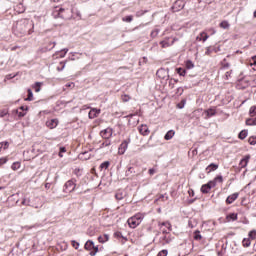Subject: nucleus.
I'll list each match as a JSON object with an SVG mask.
<instances>
[{
    "label": "nucleus",
    "instance_id": "f257e3e1",
    "mask_svg": "<svg viewBox=\"0 0 256 256\" xmlns=\"http://www.w3.org/2000/svg\"><path fill=\"white\" fill-rule=\"evenodd\" d=\"M143 219H145V215H143L142 213H137L134 216L130 217L127 223L129 227H131V229H135L136 227H139V225H141V221H143Z\"/></svg>",
    "mask_w": 256,
    "mask_h": 256
},
{
    "label": "nucleus",
    "instance_id": "f03ea898",
    "mask_svg": "<svg viewBox=\"0 0 256 256\" xmlns=\"http://www.w3.org/2000/svg\"><path fill=\"white\" fill-rule=\"evenodd\" d=\"M84 249L90 251V256H96L99 253V246H95L93 240H88L84 245Z\"/></svg>",
    "mask_w": 256,
    "mask_h": 256
},
{
    "label": "nucleus",
    "instance_id": "7ed1b4c3",
    "mask_svg": "<svg viewBox=\"0 0 256 256\" xmlns=\"http://www.w3.org/2000/svg\"><path fill=\"white\" fill-rule=\"evenodd\" d=\"M175 41H179L178 38H169V37H166L164 38V40H162L160 42V45L162 47V49H167V47H171L175 44Z\"/></svg>",
    "mask_w": 256,
    "mask_h": 256
},
{
    "label": "nucleus",
    "instance_id": "20e7f679",
    "mask_svg": "<svg viewBox=\"0 0 256 256\" xmlns=\"http://www.w3.org/2000/svg\"><path fill=\"white\" fill-rule=\"evenodd\" d=\"M75 187H77L75 180H68L64 185V192L73 193V191H75Z\"/></svg>",
    "mask_w": 256,
    "mask_h": 256
},
{
    "label": "nucleus",
    "instance_id": "39448f33",
    "mask_svg": "<svg viewBox=\"0 0 256 256\" xmlns=\"http://www.w3.org/2000/svg\"><path fill=\"white\" fill-rule=\"evenodd\" d=\"M129 143H131V140L128 139V140H124L119 148H118V153L119 155H125V151H127L128 147H129Z\"/></svg>",
    "mask_w": 256,
    "mask_h": 256
},
{
    "label": "nucleus",
    "instance_id": "423d86ee",
    "mask_svg": "<svg viewBox=\"0 0 256 256\" xmlns=\"http://www.w3.org/2000/svg\"><path fill=\"white\" fill-rule=\"evenodd\" d=\"M101 138L109 140L111 137H113V129L112 128H106L100 132Z\"/></svg>",
    "mask_w": 256,
    "mask_h": 256
},
{
    "label": "nucleus",
    "instance_id": "0eeeda50",
    "mask_svg": "<svg viewBox=\"0 0 256 256\" xmlns=\"http://www.w3.org/2000/svg\"><path fill=\"white\" fill-rule=\"evenodd\" d=\"M215 187V182L209 181L207 184H203L201 187V193L207 194Z\"/></svg>",
    "mask_w": 256,
    "mask_h": 256
},
{
    "label": "nucleus",
    "instance_id": "6e6552de",
    "mask_svg": "<svg viewBox=\"0 0 256 256\" xmlns=\"http://www.w3.org/2000/svg\"><path fill=\"white\" fill-rule=\"evenodd\" d=\"M156 77H158L159 79H167V77H169V72H167V70H165L164 68H160L156 72Z\"/></svg>",
    "mask_w": 256,
    "mask_h": 256
},
{
    "label": "nucleus",
    "instance_id": "1a4fd4ad",
    "mask_svg": "<svg viewBox=\"0 0 256 256\" xmlns=\"http://www.w3.org/2000/svg\"><path fill=\"white\" fill-rule=\"evenodd\" d=\"M184 7H185V3H183L181 0H177L176 2H174L172 6V10L174 12H177V11H181V9H183Z\"/></svg>",
    "mask_w": 256,
    "mask_h": 256
},
{
    "label": "nucleus",
    "instance_id": "9d476101",
    "mask_svg": "<svg viewBox=\"0 0 256 256\" xmlns=\"http://www.w3.org/2000/svg\"><path fill=\"white\" fill-rule=\"evenodd\" d=\"M100 114H101V109L92 108L88 113V117L89 119H95L96 117H99Z\"/></svg>",
    "mask_w": 256,
    "mask_h": 256
},
{
    "label": "nucleus",
    "instance_id": "9b49d317",
    "mask_svg": "<svg viewBox=\"0 0 256 256\" xmlns=\"http://www.w3.org/2000/svg\"><path fill=\"white\" fill-rule=\"evenodd\" d=\"M138 131L140 135H143L144 137L149 135V133H151V131H149V127L145 124H142L141 126H139Z\"/></svg>",
    "mask_w": 256,
    "mask_h": 256
},
{
    "label": "nucleus",
    "instance_id": "f8f14e48",
    "mask_svg": "<svg viewBox=\"0 0 256 256\" xmlns=\"http://www.w3.org/2000/svg\"><path fill=\"white\" fill-rule=\"evenodd\" d=\"M238 198H239V193L237 192L233 193L227 197L226 204L231 205L232 203H235V201H237Z\"/></svg>",
    "mask_w": 256,
    "mask_h": 256
},
{
    "label": "nucleus",
    "instance_id": "ddd939ff",
    "mask_svg": "<svg viewBox=\"0 0 256 256\" xmlns=\"http://www.w3.org/2000/svg\"><path fill=\"white\" fill-rule=\"evenodd\" d=\"M159 227L162 229V233H169L171 231V223L170 222H162L159 224ZM163 227H165L163 229Z\"/></svg>",
    "mask_w": 256,
    "mask_h": 256
},
{
    "label": "nucleus",
    "instance_id": "4468645a",
    "mask_svg": "<svg viewBox=\"0 0 256 256\" xmlns=\"http://www.w3.org/2000/svg\"><path fill=\"white\" fill-rule=\"evenodd\" d=\"M249 159H251V155H246L244 158L241 159L239 166L241 169H245L247 165H249Z\"/></svg>",
    "mask_w": 256,
    "mask_h": 256
},
{
    "label": "nucleus",
    "instance_id": "2eb2a0df",
    "mask_svg": "<svg viewBox=\"0 0 256 256\" xmlns=\"http://www.w3.org/2000/svg\"><path fill=\"white\" fill-rule=\"evenodd\" d=\"M57 125H59V121H57V119H51L46 122V127L49 129H55Z\"/></svg>",
    "mask_w": 256,
    "mask_h": 256
},
{
    "label": "nucleus",
    "instance_id": "dca6fc26",
    "mask_svg": "<svg viewBox=\"0 0 256 256\" xmlns=\"http://www.w3.org/2000/svg\"><path fill=\"white\" fill-rule=\"evenodd\" d=\"M55 45H57L56 42H48V45L41 49L42 53H47V51L55 49Z\"/></svg>",
    "mask_w": 256,
    "mask_h": 256
},
{
    "label": "nucleus",
    "instance_id": "f3484780",
    "mask_svg": "<svg viewBox=\"0 0 256 256\" xmlns=\"http://www.w3.org/2000/svg\"><path fill=\"white\" fill-rule=\"evenodd\" d=\"M207 39H209V36L207 35L206 32H201V33L196 37V41H202V43H205V41H207Z\"/></svg>",
    "mask_w": 256,
    "mask_h": 256
},
{
    "label": "nucleus",
    "instance_id": "a211bd4d",
    "mask_svg": "<svg viewBox=\"0 0 256 256\" xmlns=\"http://www.w3.org/2000/svg\"><path fill=\"white\" fill-rule=\"evenodd\" d=\"M239 85L242 86V89H247V87H249V85H251V81L247 78H243L239 81Z\"/></svg>",
    "mask_w": 256,
    "mask_h": 256
},
{
    "label": "nucleus",
    "instance_id": "6ab92c4d",
    "mask_svg": "<svg viewBox=\"0 0 256 256\" xmlns=\"http://www.w3.org/2000/svg\"><path fill=\"white\" fill-rule=\"evenodd\" d=\"M219 169V164L211 163L207 166L206 171L207 173H211L213 171H217Z\"/></svg>",
    "mask_w": 256,
    "mask_h": 256
},
{
    "label": "nucleus",
    "instance_id": "aec40b11",
    "mask_svg": "<svg viewBox=\"0 0 256 256\" xmlns=\"http://www.w3.org/2000/svg\"><path fill=\"white\" fill-rule=\"evenodd\" d=\"M204 113L206 115V119H209V117H214V115H217V110L210 108L208 110H205Z\"/></svg>",
    "mask_w": 256,
    "mask_h": 256
},
{
    "label": "nucleus",
    "instance_id": "412c9836",
    "mask_svg": "<svg viewBox=\"0 0 256 256\" xmlns=\"http://www.w3.org/2000/svg\"><path fill=\"white\" fill-rule=\"evenodd\" d=\"M172 137H175V130H169L165 136H164V139L165 141H171V138Z\"/></svg>",
    "mask_w": 256,
    "mask_h": 256
},
{
    "label": "nucleus",
    "instance_id": "4be33fe9",
    "mask_svg": "<svg viewBox=\"0 0 256 256\" xmlns=\"http://www.w3.org/2000/svg\"><path fill=\"white\" fill-rule=\"evenodd\" d=\"M63 12H65V8H60L58 11L54 12V17L57 19V17H61V19H65V15H63Z\"/></svg>",
    "mask_w": 256,
    "mask_h": 256
},
{
    "label": "nucleus",
    "instance_id": "5701e85b",
    "mask_svg": "<svg viewBox=\"0 0 256 256\" xmlns=\"http://www.w3.org/2000/svg\"><path fill=\"white\" fill-rule=\"evenodd\" d=\"M67 53H69V49L64 48L61 51L56 52V55H58L61 59H63V57H65Z\"/></svg>",
    "mask_w": 256,
    "mask_h": 256
},
{
    "label": "nucleus",
    "instance_id": "b1692460",
    "mask_svg": "<svg viewBox=\"0 0 256 256\" xmlns=\"http://www.w3.org/2000/svg\"><path fill=\"white\" fill-rule=\"evenodd\" d=\"M99 243H107L109 241V234H104L103 236L98 237Z\"/></svg>",
    "mask_w": 256,
    "mask_h": 256
},
{
    "label": "nucleus",
    "instance_id": "393cba45",
    "mask_svg": "<svg viewBox=\"0 0 256 256\" xmlns=\"http://www.w3.org/2000/svg\"><path fill=\"white\" fill-rule=\"evenodd\" d=\"M65 65H67V62L66 61H61L58 66L56 67V71H63V69H65Z\"/></svg>",
    "mask_w": 256,
    "mask_h": 256
},
{
    "label": "nucleus",
    "instance_id": "a878e982",
    "mask_svg": "<svg viewBox=\"0 0 256 256\" xmlns=\"http://www.w3.org/2000/svg\"><path fill=\"white\" fill-rule=\"evenodd\" d=\"M220 27L221 29H229V27H231V24H229L227 20H224L220 23Z\"/></svg>",
    "mask_w": 256,
    "mask_h": 256
},
{
    "label": "nucleus",
    "instance_id": "bb28decb",
    "mask_svg": "<svg viewBox=\"0 0 256 256\" xmlns=\"http://www.w3.org/2000/svg\"><path fill=\"white\" fill-rule=\"evenodd\" d=\"M41 85L42 83L41 82H36L32 87L35 91V93H39V91H41Z\"/></svg>",
    "mask_w": 256,
    "mask_h": 256
},
{
    "label": "nucleus",
    "instance_id": "cd10ccee",
    "mask_svg": "<svg viewBox=\"0 0 256 256\" xmlns=\"http://www.w3.org/2000/svg\"><path fill=\"white\" fill-rule=\"evenodd\" d=\"M227 221H237V214L231 213L226 217Z\"/></svg>",
    "mask_w": 256,
    "mask_h": 256
},
{
    "label": "nucleus",
    "instance_id": "c85d7f7f",
    "mask_svg": "<svg viewBox=\"0 0 256 256\" xmlns=\"http://www.w3.org/2000/svg\"><path fill=\"white\" fill-rule=\"evenodd\" d=\"M243 247H250L251 246V239L249 238H244L242 241Z\"/></svg>",
    "mask_w": 256,
    "mask_h": 256
},
{
    "label": "nucleus",
    "instance_id": "c756f323",
    "mask_svg": "<svg viewBox=\"0 0 256 256\" xmlns=\"http://www.w3.org/2000/svg\"><path fill=\"white\" fill-rule=\"evenodd\" d=\"M222 181H223V176H217L213 180H211L210 182H214L215 183V187H216L217 183H222Z\"/></svg>",
    "mask_w": 256,
    "mask_h": 256
},
{
    "label": "nucleus",
    "instance_id": "7c9ffc66",
    "mask_svg": "<svg viewBox=\"0 0 256 256\" xmlns=\"http://www.w3.org/2000/svg\"><path fill=\"white\" fill-rule=\"evenodd\" d=\"M247 135H248L247 130H242V131L239 133L238 137H239L241 140H243V139H246V138H247Z\"/></svg>",
    "mask_w": 256,
    "mask_h": 256
},
{
    "label": "nucleus",
    "instance_id": "2f4dec72",
    "mask_svg": "<svg viewBox=\"0 0 256 256\" xmlns=\"http://www.w3.org/2000/svg\"><path fill=\"white\" fill-rule=\"evenodd\" d=\"M177 73L178 75H180L181 77H185V75H187V70L183 69V68H177Z\"/></svg>",
    "mask_w": 256,
    "mask_h": 256
},
{
    "label": "nucleus",
    "instance_id": "473e14b6",
    "mask_svg": "<svg viewBox=\"0 0 256 256\" xmlns=\"http://www.w3.org/2000/svg\"><path fill=\"white\" fill-rule=\"evenodd\" d=\"M200 233H201V232H200L199 230H196V231L194 232V239H195V241H201L202 236H201Z\"/></svg>",
    "mask_w": 256,
    "mask_h": 256
},
{
    "label": "nucleus",
    "instance_id": "72a5a7b5",
    "mask_svg": "<svg viewBox=\"0 0 256 256\" xmlns=\"http://www.w3.org/2000/svg\"><path fill=\"white\" fill-rule=\"evenodd\" d=\"M246 125H248V126L256 125V118H254V119L248 118L246 120Z\"/></svg>",
    "mask_w": 256,
    "mask_h": 256
},
{
    "label": "nucleus",
    "instance_id": "f704fd0d",
    "mask_svg": "<svg viewBox=\"0 0 256 256\" xmlns=\"http://www.w3.org/2000/svg\"><path fill=\"white\" fill-rule=\"evenodd\" d=\"M121 99H122L123 103H127V102L131 101V96H129L127 94H123L121 96Z\"/></svg>",
    "mask_w": 256,
    "mask_h": 256
},
{
    "label": "nucleus",
    "instance_id": "c9c22d12",
    "mask_svg": "<svg viewBox=\"0 0 256 256\" xmlns=\"http://www.w3.org/2000/svg\"><path fill=\"white\" fill-rule=\"evenodd\" d=\"M2 149H9V142L5 141V142H0V151Z\"/></svg>",
    "mask_w": 256,
    "mask_h": 256
},
{
    "label": "nucleus",
    "instance_id": "e433bc0d",
    "mask_svg": "<svg viewBox=\"0 0 256 256\" xmlns=\"http://www.w3.org/2000/svg\"><path fill=\"white\" fill-rule=\"evenodd\" d=\"M122 21H124V23H131V21H133V15L122 18Z\"/></svg>",
    "mask_w": 256,
    "mask_h": 256
},
{
    "label": "nucleus",
    "instance_id": "4c0bfd02",
    "mask_svg": "<svg viewBox=\"0 0 256 256\" xmlns=\"http://www.w3.org/2000/svg\"><path fill=\"white\" fill-rule=\"evenodd\" d=\"M21 167V163H19V162H14L13 164H12V166H11V169L13 170V171H17V169H19Z\"/></svg>",
    "mask_w": 256,
    "mask_h": 256
},
{
    "label": "nucleus",
    "instance_id": "58836bf2",
    "mask_svg": "<svg viewBox=\"0 0 256 256\" xmlns=\"http://www.w3.org/2000/svg\"><path fill=\"white\" fill-rule=\"evenodd\" d=\"M109 165H111V163L109 161H105L100 165V169H109Z\"/></svg>",
    "mask_w": 256,
    "mask_h": 256
},
{
    "label": "nucleus",
    "instance_id": "ea45409f",
    "mask_svg": "<svg viewBox=\"0 0 256 256\" xmlns=\"http://www.w3.org/2000/svg\"><path fill=\"white\" fill-rule=\"evenodd\" d=\"M25 101H33V91L31 89H28V97Z\"/></svg>",
    "mask_w": 256,
    "mask_h": 256
},
{
    "label": "nucleus",
    "instance_id": "a19ab883",
    "mask_svg": "<svg viewBox=\"0 0 256 256\" xmlns=\"http://www.w3.org/2000/svg\"><path fill=\"white\" fill-rule=\"evenodd\" d=\"M22 205H27V206H30V207H34L35 209H39V206L31 205V204L29 203V200H26V199H24V200L22 201Z\"/></svg>",
    "mask_w": 256,
    "mask_h": 256
},
{
    "label": "nucleus",
    "instance_id": "79ce46f5",
    "mask_svg": "<svg viewBox=\"0 0 256 256\" xmlns=\"http://www.w3.org/2000/svg\"><path fill=\"white\" fill-rule=\"evenodd\" d=\"M248 143H249V145H255L256 144V137L255 136H251L248 139Z\"/></svg>",
    "mask_w": 256,
    "mask_h": 256
},
{
    "label": "nucleus",
    "instance_id": "37998d69",
    "mask_svg": "<svg viewBox=\"0 0 256 256\" xmlns=\"http://www.w3.org/2000/svg\"><path fill=\"white\" fill-rule=\"evenodd\" d=\"M249 113H250L251 117H255V115H256V106H252L249 110Z\"/></svg>",
    "mask_w": 256,
    "mask_h": 256
},
{
    "label": "nucleus",
    "instance_id": "c03bdc74",
    "mask_svg": "<svg viewBox=\"0 0 256 256\" xmlns=\"http://www.w3.org/2000/svg\"><path fill=\"white\" fill-rule=\"evenodd\" d=\"M195 67V64L191 60L186 61V68L193 69Z\"/></svg>",
    "mask_w": 256,
    "mask_h": 256
},
{
    "label": "nucleus",
    "instance_id": "a18cd8bd",
    "mask_svg": "<svg viewBox=\"0 0 256 256\" xmlns=\"http://www.w3.org/2000/svg\"><path fill=\"white\" fill-rule=\"evenodd\" d=\"M131 173H135V168L129 167L128 170L126 171V177H129Z\"/></svg>",
    "mask_w": 256,
    "mask_h": 256
},
{
    "label": "nucleus",
    "instance_id": "49530a36",
    "mask_svg": "<svg viewBox=\"0 0 256 256\" xmlns=\"http://www.w3.org/2000/svg\"><path fill=\"white\" fill-rule=\"evenodd\" d=\"M169 199V196L167 194H161L158 198L159 201H167Z\"/></svg>",
    "mask_w": 256,
    "mask_h": 256
},
{
    "label": "nucleus",
    "instance_id": "de8ad7c7",
    "mask_svg": "<svg viewBox=\"0 0 256 256\" xmlns=\"http://www.w3.org/2000/svg\"><path fill=\"white\" fill-rule=\"evenodd\" d=\"M109 145H111L110 140H106L101 144L100 149H103V147H109Z\"/></svg>",
    "mask_w": 256,
    "mask_h": 256
},
{
    "label": "nucleus",
    "instance_id": "09e8293b",
    "mask_svg": "<svg viewBox=\"0 0 256 256\" xmlns=\"http://www.w3.org/2000/svg\"><path fill=\"white\" fill-rule=\"evenodd\" d=\"M71 245H72V247H74V249H79V242L72 240Z\"/></svg>",
    "mask_w": 256,
    "mask_h": 256
},
{
    "label": "nucleus",
    "instance_id": "8fccbe9b",
    "mask_svg": "<svg viewBox=\"0 0 256 256\" xmlns=\"http://www.w3.org/2000/svg\"><path fill=\"white\" fill-rule=\"evenodd\" d=\"M168 255V251L167 250H162L158 253L157 256H167Z\"/></svg>",
    "mask_w": 256,
    "mask_h": 256
},
{
    "label": "nucleus",
    "instance_id": "3c124183",
    "mask_svg": "<svg viewBox=\"0 0 256 256\" xmlns=\"http://www.w3.org/2000/svg\"><path fill=\"white\" fill-rule=\"evenodd\" d=\"M157 35H159V30L155 29L151 32V37H157Z\"/></svg>",
    "mask_w": 256,
    "mask_h": 256
},
{
    "label": "nucleus",
    "instance_id": "603ef678",
    "mask_svg": "<svg viewBox=\"0 0 256 256\" xmlns=\"http://www.w3.org/2000/svg\"><path fill=\"white\" fill-rule=\"evenodd\" d=\"M178 109H183L185 107V100H182L181 103L177 104Z\"/></svg>",
    "mask_w": 256,
    "mask_h": 256
},
{
    "label": "nucleus",
    "instance_id": "864d4df0",
    "mask_svg": "<svg viewBox=\"0 0 256 256\" xmlns=\"http://www.w3.org/2000/svg\"><path fill=\"white\" fill-rule=\"evenodd\" d=\"M148 173H149V175L153 176L154 173H157V169H155V168H150V169L148 170Z\"/></svg>",
    "mask_w": 256,
    "mask_h": 256
},
{
    "label": "nucleus",
    "instance_id": "5fc2aeb1",
    "mask_svg": "<svg viewBox=\"0 0 256 256\" xmlns=\"http://www.w3.org/2000/svg\"><path fill=\"white\" fill-rule=\"evenodd\" d=\"M15 77H17V74H8L6 75V79L9 80V79H15Z\"/></svg>",
    "mask_w": 256,
    "mask_h": 256
},
{
    "label": "nucleus",
    "instance_id": "6e6d98bb",
    "mask_svg": "<svg viewBox=\"0 0 256 256\" xmlns=\"http://www.w3.org/2000/svg\"><path fill=\"white\" fill-rule=\"evenodd\" d=\"M5 163H7V158L3 157V158H0V167L2 165H5Z\"/></svg>",
    "mask_w": 256,
    "mask_h": 256
},
{
    "label": "nucleus",
    "instance_id": "4d7b16f0",
    "mask_svg": "<svg viewBox=\"0 0 256 256\" xmlns=\"http://www.w3.org/2000/svg\"><path fill=\"white\" fill-rule=\"evenodd\" d=\"M115 197L118 201H121V199H123V194L122 193H116Z\"/></svg>",
    "mask_w": 256,
    "mask_h": 256
},
{
    "label": "nucleus",
    "instance_id": "13d9d810",
    "mask_svg": "<svg viewBox=\"0 0 256 256\" xmlns=\"http://www.w3.org/2000/svg\"><path fill=\"white\" fill-rule=\"evenodd\" d=\"M211 53H213V50H211L210 47H207V48H206L205 55H211Z\"/></svg>",
    "mask_w": 256,
    "mask_h": 256
},
{
    "label": "nucleus",
    "instance_id": "bf43d9fd",
    "mask_svg": "<svg viewBox=\"0 0 256 256\" xmlns=\"http://www.w3.org/2000/svg\"><path fill=\"white\" fill-rule=\"evenodd\" d=\"M208 31L211 35H215V33H217V30H215L214 28H210L208 29Z\"/></svg>",
    "mask_w": 256,
    "mask_h": 256
},
{
    "label": "nucleus",
    "instance_id": "052dcab7",
    "mask_svg": "<svg viewBox=\"0 0 256 256\" xmlns=\"http://www.w3.org/2000/svg\"><path fill=\"white\" fill-rule=\"evenodd\" d=\"M162 240L165 241V243H171L170 238H167V236H164Z\"/></svg>",
    "mask_w": 256,
    "mask_h": 256
},
{
    "label": "nucleus",
    "instance_id": "680f3d73",
    "mask_svg": "<svg viewBox=\"0 0 256 256\" xmlns=\"http://www.w3.org/2000/svg\"><path fill=\"white\" fill-rule=\"evenodd\" d=\"M18 113V117H25V115H27L26 112H17Z\"/></svg>",
    "mask_w": 256,
    "mask_h": 256
},
{
    "label": "nucleus",
    "instance_id": "e2e57ef3",
    "mask_svg": "<svg viewBox=\"0 0 256 256\" xmlns=\"http://www.w3.org/2000/svg\"><path fill=\"white\" fill-rule=\"evenodd\" d=\"M28 107L27 106H21L20 107V111H28Z\"/></svg>",
    "mask_w": 256,
    "mask_h": 256
},
{
    "label": "nucleus",
    "instance_id": "0e129e2a",
    "mask_svg": "<svg viewBox=\"0 0 256 256\" xmlns=\"http://www.w3.org/2000/svg\"><path fill=\"white\" fill-rule=\"evenodd\" d=\"M66 87H75V84H74L73 82L67 83V84H66Z\"/></svg>",
    "mask_w": 256,
    "mask_h": 256
},
{
    "label": "nucleus",
    "instance_id": "69168bd1",
    "mask_svg": "<svg viewBox=\"0 0 256 256\" xmlns=\"http://www.w3.org/2000/svg\"><path fill=\"white\" fill-rule=\"evenodd\" d=\"M67 149L65 147H60V153H66Z\"/></svg>",
    "mask_w": 256,
    "mask_h": 256
},
{
    "label": "nucleus",
    "instance_id": "338daca9",
    "mask_svg": "<svg viewBox=\"0 0 256 256\" xmlns=\"http://www.w3.org/2000/svg\"><path fill=\"white\" fill-rule=\"evenodd\" d=\"M59 157H63V152H59Z\"/></svg>",
    "mask_w": 256,
    "mask_h": 256
},
{
    "label": "nucleus",
    "instance_id": "774afa93",
    "mask_svg": "<svg viewBox=\"0 0 256 256\" xmlns=\"http://www.w3.org/2000/svg\"><path fill=\"white\" fill-rule=\"evenodd\" d=\"M254 17L256 18V10L254 11Z\"/></svg>",
    "mask_w": 256,
    "mask_h": 256
}]
</instances>
